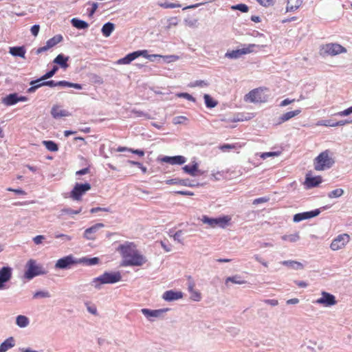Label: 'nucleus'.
Here are the masks:
<instances>
[{
    "mask_svg": "<svg viewBox=\"0 0 352 352\" xmlns=\"http://www.w3.org/2000/svg\"><path fill=\"white\" fill-rule=\"evenodd\" d=\"M117 251L122 258V267L142 266L146 262L145 256L140 253L133 242L126 241L118 246Z\"/></svg>",
    "mask_w": 352,
    "mask_h": 352,
    "instance_id": "nucleus-1",
    "label": "nucleus"
},
{
    "mask_svg": "<svg viewBox=\"0 0 352 352\" xmlns=\"http://www.w3.org/2000/svg\"><path fill=\"white\" fill-rule=\"evenodd\" d=\"M329 150H325L320 153L314 162V168L316 170L320 171L331 168L334 164V160L331 157Z\"/></svg>",
    "mask_w": 352,
    "mask_h": 352,
    "instance_id": "nucleus-2",
    "label": "nucleus"
},
{
    "mask_svg": "<svg viewBox=\"0 0 352 352\" xmlns=\"http://www.w3.org/2000/svg\"><path fill=\"white\" fill-rule=\"evenodd\" d=\"M346 49L338 43H327L322 45L320 49V54L322 56H336L340 54L346 53Z\"/></svg>",
    "mask_w": 352,
    "mask_h": 352,
    "instance_id": "nucleus-3",
    "label": "nucleus"
},
{
    "mask_svg": "<svg viewBox=\"0 0 352 352\" xmlns=\"http://www.w3.org/2000/svg\"><path fill=\"white\" fill-rule=\"evenodd\" d=\"M122 278L119 272H105L100 276L94 279L93 283L95 287H98L100 284H111L119 282Z\"/></svg>",
    "mask_w": 352,
    "mask_h": 352,
    "instance_id": "nucleus-4",
    "label": "nucleus"
},
{
    "mask_svg": "<svg viewBox=\"0 0 352 352\" xmlns=\"http://www.w3.org/2000/svg\"><path fill=\"white\" fill-rule=\"evenodd\" d=\"M261 87L256 88L250 91L245 96V100L250 102H265L267 100V96L264 94V90Z\"/></svg>",
    "mask_w": 352,
    "mask_h": 352,
    "instance_id": "nucleus-5",
    "label": "nucleus"
},
{
    "mask_svg": "<svg viewBox=\"0 0 352 352\" xmlns=\"http://www.w3.org/2000/svg\"><path fill=\"white\" fill-rule=\"evenodd\" d=\"M201 221L204 223L208 224L211 228L220 227L224 228L229 224L231 221V217L229 216H223L213 219L204 215L202 217Z\"/></svg>",
    "mask_w": 352,
    "mask_h": 352,
    "instance_id": "nucleus-6",
    "label": "nucleus"
},
{
    "mask_svg": "<svg viewBox=\"0 0 352 352\" xmlns=\"http://www.w3.org/2000/svg\"><path fill=\"white\" fill-rule=\"evenodd\" d=\"M91 188V185L89 183L76 184L70 192V197L74 200L80 201L82 196L85 194L87 191L89 190Z\"/></svg>",
    "mask_w": 352,
    "mask_h": 352,
    "instance_id": "nucleus-7",
    "label": "nucleus"
},
{
    "mask_svg": "<svg viewBox=\"0 0 352 352\" xmlns=\"http://www.w3.org/2000/svg\"><path fill=\"white\" fill-rule=\"evenodd\" d=\"M26 267L27 270L25 272L24 276L29 280L43 273L41 267L36 265V261L33 259H30L28 261Z\"/></svg>",
    "mask_w": 352,
    "mask_h": 352,
    "instance_id": "nucleus-8",
    "label": "nucleus"
},
{
    "mask_svg": "<svg viewBox=\"0 0 352 352\" xmlns=\"http://www.w3.org/2000/svg\"><path fill=\"white\" fill-rule=\"evenodd\" d=\"M254 44H249L247 46L243 47L241 49H238L235 50L228 51L226 54V57L229 58H238L243 55L250 54L254 51V48L255 47Z\"/></svg>",
    "mask_w": 352,
    "mask_h": 352,
    "instance_id": "nucleus-9",
    "label": "nucleus"
},
{
    "mask_svg": "<svg viewBox=\"0 0 352 352\" xmlns=\"http://www.w3.org/2000/svg\"><path fill=\"white\" fill-rule=\"evenodd\" d=\"M350 236L347 234L338 235L331 243V250L336 251L343 248L349 243Z\"/></svg>",
    "mask_w": 352,
    "mask_h": 352,
    "instance_id": "nucleus-10",
    "label": "nucleus"
},
{
    "mask_svg": "<svg viewBox=\"0 0 352 352\" xmlns=\"http://www.w3.org/2000/svg\"><path fill=\"white\" fill-rule=\"evenodd\" d=\"M81 261H78L76 260L72 255H68L58 259L55 264V267L58 269H67Z\"/></svg>",
    "mask_w": 352,
    "mask_h": 352,
    "instance_id": "nucleus-11",
    "label": "nucleus"
},
{
    "mask_svg": "<svg viewBox=\"0 0 352 352\" xmlns=\"http://www.w3.org/2000/svg\"><path fill=\"white\" fill-rule=\"evenodd\" d=\"M321 294L322 297L316 300V303L322 305L324 307H330L337 303L336 298L333 295L326 292H322Z\"/></svg>",
    "mask_w": 352,
    "mask_h": 352,
    "instance_id": "nucleus-12",
    "label": "nucleus"
},
{
    "mask_svg": "<svg viewBox=\"0 0 352 352\" xmlns=\"http://www.w3.org/2000/svg\"><path fill=\"white\" fill-rule=\"evenodd\" d=\"M188 289L190 293V298L194 301H200L201 299V294L199 291L195 289V283L194 280L191 276H188Z\"/></svg>",
    "mask_w": 352,
    "mask_h": 352,
    "instance_id": "nucleus-13",
    "label": "nucleus"
},
{
    "mask_svg": "<svg viewBox=\"0 0 352 352\" xmlns=\"http://www.w3.org/2000/svg\"><path fill=\"white\" fill-rule=\"evenodd\" d=\"M51 114L55 119L71 116V113L68 111L62 109L58 105H54L52 107L51 109Z\"/></svg>",
    "mask_w": 352,
    "mask_h": 352,
    "instance_id": "nucleus-14",
    "label": "nucleus"
},
{
    "mask_svg": "<svg viewBox=\"0 0 352 352\" xmlns=\"http://www.w3.org/2000/svg\"><path fill=\"white\" fill-rule=\"evenodd\" d=\"M182 169L186 173L191 176H197L202 174L199 170V166L197 162H194L192 165H186Z\"/></svg>",
    "mask_w": 352,
    "mask_h": 352,
    "instance_id": "nucleus-15",
    "label": "nucleus"
},
{
    "mask_svg": "<svg viewBox=\"0 0 352 352\" xmlns=\"http://www.w3.org/2000/svg\"><path fill=\"white\" fill-rule=\"evenodd\" d=\"M162 162L168 163L170 164H183L186 162V158L182 155H177L173 157L166 156L162 158Z\"/></svg>",
    "mask_w": 352,
    "mask_h": 352,
    "instance_id": "nucleus-16",
    "label": "nucleus"
},
{
    "mask_svg": "<svg viewBox=\"0 0 352 352\" xmlns=\"http://www.w3.org/2000/svg\"><path fill=\"white\" fill-rule=\"evenodd\" d=\"M183 297L182 292L173 290L166 291L163 294V298L166 301H173Z\"/></svg>",
    "mask_w": 352,
    "mask_h": 352,
    "instance_id": "nucleus-17",
    "label": "nucleus"
},
{
    "mask_svg": "<svg viewBox=\"0 0 352 352\" xmlns=\"http://www.w3.org/2000/svg\"><path fill=\"white\" fill-rule=\"evenodd\" d=\"M300 113H301V110L300 109H296L294 111L286 112L278 118V124H280L285 122H287L289 120L293 118L294 117L299 115Z\"/></svg>",
    "mask_w": 352,
    "mask_h": 352,
    "instance_id": "nucleus-18",
    "label": "nucleus"
},
{
    "mask_svg": "<svg viewBox=\"0 0 352 352\" xmlns=\"http://www.w3.org/2000/svg\"><path fill=\"white\" fill-rule=\"evenodd\" d=\"M245 144H241L239 142H236L234 144H221L219 146V150L222 152H230L231 150L238 151L241 149Z\"/></svg>",
    "mask_w": 352,
    "mask_h": 352,
    "instance_id": "nucleus-19",
    "label": "nucleus"
},
{
    "mask_svg": "<svg viewBox=\"0 0 352 352\" xmlns=\"http://www.w3.org/2000/svg\"><path fill=\"white\" fill-rule=\"evenodd\" d=\"M166 183L167 184L170 185H179V186H190L192 187L194 186L193 184H190V180L188 179H179V178H175L172 179H168L166 181Z\"/></svg>",
    "mask_w": 352,
    "mask_h": 352,
    "instance_id": "nucleus-20",
    "label": "nucleus"
},
{
    "mask_svg": "<svg viewBox=\"0 0 352 352\" xmlns=\"http://www.w3.org/2000/svg\"><path fill=\"white\" fill-rule=\"evenodd\" d=\"M166 311H167V309H155V310H151V309H142L141 310L142 313L146 317V318H150V317H154V318H157V317H160V315L165 312Z\"/></svg>",
    "mask_w": 352,
    "mask_h": 352,
    "instance_id": "nucleus-21",
    "label": "nucleus"
},
{
    "mask_svg": "<svg viewBox=\"0 0 352 352\" xmlns=\"http://www.w3.org/2000/svg\"><path fill=\"white\" fill-rule=\"evenodd\" d=\"M322 177L320 176L316 177H307L305 179V185L307 188H313L318 186L322 183Z\"/></svg>",
    "mask_w": 352,
    "mask_h": 352,
    "instance_id": "nucleus-22",
    "label": "nucleus"
},
{
    "mask_svg": "<svg viewBox=\"0 0 352 352\" xmlns=\"http://www.w3.org/2000/svg\"><path fill=\"white\" fill-rule=\"evenodd\" d=\"M69 60V56H65L63 54H58L54 59V63L60 65V67L64 69H66L69 65L67 61Z\"/></svg>",
    "mask_w": 352,
    "mask_h": 352,
    "instance_id": "nucleus-23",
    "label": "nucleus"
},
{
    "mask_svg": "<svg viewBox=\"0 0 352 352\" xmlns=\"http://www.w3.org/2000/svg\"><path fill=\"white\" fill-rule=\"evenodd\" d=\"M9 52L13 56H19L25 58L26 50L24 46L11 47L9 49Z\"/></svg>",
    "mask_w": 352,
    "mask_h": 352,
    "instance_id": "nucleus-24",
    "label": "nucleus"
},
{
    "mask_svg": "<svg viewBox=\"0 0 352 352\" xmlns=\"http://www.w3.org/2000/svg\"><path fill=\"white\" fill-rule=\"evenodd\" d=\"M104 226L102 223H98L95 224L94 226L87 228L85 230L84 236L86 239L89 240H93L95 238L92 236H89V234L95 233L99 228H103Z\"/></svg>",
    "mask_w": 352,
    "mask_h": 352,
    "instance_id": "nucleus-25",
    "label": "nucleus"
},
{
    "mask_svg": "<svg viewBox=\"0 0 352 352\" xmlns=\"http://www.w3.org/2000/svg\"><path fill=\"white\" fill-rule=\"evenodd\" d=\"M12 276L11 268L9 267H3L0 269V279L3 282H8Z\"/></svg>",
    "mask_w": 352,
    "mask_h": 352,
    "instance_id": "nucleus-26",
    "label": "nucleus"
},
{
    "mask_svg": "<svg viewBox=\"0 0 352 352\" xmlns=\"http://www.w3.org/2000/svg\"><path fill=\"white\" fill-rule=\"evenodd\" d=\"M137 53L138 52H133L132 53L127 54L125 57L119 59L118 60V63L122 65L129 64L131 61L139 57V54H138Z\"/></svg>",
    "mask_w": 352,
    "mask_h": 352,
    "instance_id": "nucleus-27",
    "label": "nucleus"
},
{
    "mask_svg": "<svg viewBox=\"0 0 352 352\" xmlns=\"http://www.w3.org/2000/svg\"><path fill=\"white\" fill-rule=\"evenodd\" d=\"M137 53L138 52H133L132 53L127 54L125 57L119 59L118 60V63L122 65L129 64L131 61L139 57V54H138Z\"/></svg>",
    "mask_w": 352,
    "mask_h": 352,
    "instance_id": "nucleus-28",
    "label": "nucleus"
},
{
    "mask_svg": "<svg viewBox=\"0 0 352 352\" xmlns=\"http://www.w3.org/2000/svg\"><path fill=\"white\" fill-rule=\"evenodd\" d=\"M14 346V340L12 337L7 338L0 345V352H6Z\"/></svg>",
    "mask_w": 352,
    "mask_h": 352,
    "instance_id": "nucleus-29",
    "label": "nucleus"
},
{
    "mask_svg": "<svg viewBox=\"0 0 352 352\" xmlns=\"http://www.w3.org/2000/svg\"><path fill=\"white\" fill-rule=\"evenodd\" d=\"M302 0H287V11H294L302 5Z\"/></svg>",
    "mask_w": 352,
    "mask_h": 352,
    "instance_id": "nucleus-30",
    "label": "nucleus"
},
{
    "mask_svg": "<svg viewBox=\"0 0 352 352\" xmlns=\"http://www.w3.org/2000/svg\"><path fill=\"white\" fill-rule=\"evenodd\" d=\"M115 29V25L111 22L105 23L102 28V33L105 37H109Z\"/></svg>",
    "mask_w": 352,
    "mask_h": 352,
    "instance_id": "nucleus-31",
    "label": "nucleus"
},
{
    "mask_svg": "<svg viewBox=\"0 0 352 352\" xmlns=\"http://www.w3.org/2000/svg\"><path fill=\"white\" fill-rule=\"evenodd\" d=\"M3 102L8 106L13 105L18 102V96L16 94H11L3 99Z\"/></svg>",
    "mask_w": 352,
    "mask_h": 352,
    "instance_id": "nucleus-32",
    "label": "nucleus"
},
{
    "mask_svg": "<svg viewBox=\"0 0 352 352\" xmlns=\"http://www.w3.org/2000/svg\"><path fill=\"white\" fill-rule=\"evenodd\" d=\"M71 23L74 27L79 30L86 29L89 26L88 23L86 21L80 20L76 18L72 19L71 20Z\"/></svg>",
    "mask_w": 352,
    "mask_h": 352,
    "instance_id": "nucleus-33",
    "label": "nucleus"
},
{
    "mask_svg": "<svg viewBox=\"0 0 352 352\" xmlns=\"http://www.w3.org/2000/svg\"><path fill=\"white\" fill-rule=\"evenodd\" d=\"M63 38L60 34H56L52 38H50L47 41V47H50L51 48L60 43L63 41Z\"/></svg>",
    "mask_w": 352,
    "mask_h": 352,
    "instance_id": "nucleus-34",
    "label": "nucleus"
},
{
    "mask_svg": "<svg viewBox=\"0 0 352 352\" xmlns=\"http://www.w3.org/2000/svg\"><path fill=\"white\" fill-rule=\"evenodd\" d=\"M43 144L50 151L55 152L58 150V144L56 143H55L54 141L44 140V141H43Z\"/></svg>",
    "mask_w": 352,
    "mask_h": 352,
    "instance_id": "nucleus-35",
    "label": "nucleus"
},
{
    "mask_svg": "<svg viewBox=\"0 0 352 352\" xmlns=\"http://www.w3.org/2000/svg\"><path fill=\"white\" fill-rule=\"evenodd\" d=\"M58 86L73 87L77 89H82V85L78 83H73L66 80H60L57 82Z\"/></svg>",
    "mask_w": 352,
    "mask_h": 352,
    "instance_id": "nucleus-36",
    "label": "nucleus"
},
{
    "mask_svg": "<svg viewBox=\"0 0 352 352\" xmlns=\"http://www.w3.org/2000/svg\"><path fill=\"white\" fill-rule=\"evenodd\" d=\"M228 282H231L232 283L242 285L245 284V280H243L240 276L236 275L234 276L228 277L226 279V284H228Z\"/></svg>",
    "mask_w": 352,
    "mask_h": 352,
    "instance_id": "nucleus-37",
    "label": "nucleus"
},
{
    "mask_svg": "<svg viewBox=\"0 0 352 352\" xmlns=\"http://www.w3.org/2000/svg\"><path fill=\"white\" fill-rule=\"evenodd\" d=\"M282 264L293 269H302L303 267L300 263L294 261H284Z\"/></svg>",
    "mask_w": 352,
    "mask_h": 352,
    "instance_id": "nucleus-38",
    "label": "nucleus"
},
{
    "mask_svg": "<svg viewBox=\"0 0 352 352\" xmlns=\"http://www.w3.org/2000/svg\"><path fill=\"white\" fill-rule=\"evenodd\" d=\"M204 98L207 107L213 108L217 106V102L208 94H205Z\"/></svg>",
    "mask_w": 352,
    "mask_h": 352,
    "instance_id": "nucleus-39",
    "label": "nucleus"
},
{
    "mask_svg": "<svg viewBox=\"0 0 352 352\" xmlns=\"http://www.w3.org/2000/svg\"><path fill=\"white\" fill-rule=\"evenodd\" d=\"M16 324L20 327H25L29 323L28 318L25 316L20 315L16 318Z\"/></svg>",
    "mask_w": 352,
    "mask_h": 352,
    "instance_id": "nucleus-40",
    "label": "nucleus"
},
{
    "mask_svg": "<svg viewBox=\"0 0 352 352\" xmlns=\"http://www.w3.org/2000/svg\"><path fill=\"white\" fill-rule=\"evenodd\" d=\"M159 6L168 9V8H180L182 6L179 3H168V2H164V3H159Z\"/></svg>",
    "mask_w": 352,
    "mask_h": 352,
    "instance_id": "nucleus-41",
    "label": "nucleus"
},
{
    "mask_svg": "<svg viewBox=\"0 0 352 352\" xmlns=\"http://www.w3.org/2000/svg\"><path fill=\"white\" fill-rule=\"evenodd\" d=\"M231 9L233 10H237L242 12H248L249 10L248 6L244 3H240L235 6H232L231 7Z\"/></svg>",
    "mask_w": 352,
    "mask_h": 352,
    "instance_id": "nucleus-42",
    "label": "nucleus"
},
{
    "mask_svg": "<svg viewBox=\"0 0 352 352\" xmlns=\"http://www.w3.org/2000/svg\"><path fill=\"white\" fill-rule=\"evenodd\" d=\"M344 193V190L342 188H336L331 191L329 194V198H337L341 197Z\"/></svg>",
    "mask_w": 352,
    "mask_h": 352,
    "instance_id": "nucleus-43",
    "label": "nucleus"
},
{
    "mask_svg": "<svg viewBox=\"0 0 352 352\" xmlns=\"http://www.w3.org/2000/svg\"><path fill=\"white\" fill-rule=\"evenodd\" d=\"M307 214H308V212H307L296 214L294 216L293 220L295 222H299V221H301L302 220L307 219H308Z\"/></svg>",
    "mask_w": 352,
    "mask_h": 352,
    "instance_id": "nucleus-44",
    "label": "nucleus"
},
{
    "mask_svg": "<svg viewBox=\"0 0 352 352\" xmlns=\"http://www.w3.org/2000/svg\"><path fill=\"white\" fill-rule=\"evenodd\" d=\"M58 69V68L57 66H54V67L52 68V70L47 72L45 74H44L41 77V80H46V79H48V78L52 77L56 74V72H57Z\"/></svg>",
    "mask_w": 352,
    "mask_h": 352,
    "instance_id": "nucleus-45",
    "label": "nucleus"
},
{
    "mask_svg": "<svg viewBox=\"0 0 352 352\" xmlns=\"http://www.w3.org/2000/svg\"><path fill=\"white\" fill-rule=\"evenodd\" d=\"M208 85V83L204 80H196L195 82H190L189 86L190 87H204Z\"/></svg>",
    "mask_w": 352,
    "mask_h": 352,
    "instance_id": "nucleus-46",
    "label": "nucleus"
},
{
    "mask_svg": "<svg viewBox=\"0 0 352 352\" xmlns=\"http://www.w3.org/2000/svg\"><path fill=\"white\" fill-rule=\"evenodd\" d=\"M316 125L333 127V122L330 120H319L316 122Z\"/></svg>",
    "mask_w": 352,
    "mask_h": 352,
    "instance_id": "nucleus-47",
    "label": "nucleus"
},
{
    "mask_svg": "<svg viewBox=\"0 0 352 352\" xmlns=\"http://www.w3.org/2000/svg\"><path fill=\"white\" fill-rule=\"evenodd\" d=\"M137 52H138L137 54H139V56H142L143 57L147 58H151V57H161L160 55H157V54L148 55L147 50H140V51H137Z\"/></svg>",
    "mask_w": 352,
    "mask_h": 352,
    "instance_id": "nucleus-48",
    "label": "nucleus"
},
{
    "mask_svg": "<svg viewBox=\"0 0 352 352\" xmlns=\"http://www.w3.org/2000/svg\"><path fill=\"white\" fill-rule=\"evenodd\" d=\"M91 79L95 84L101 85L104 82L102 78L97 74H92Z\"/></svg>",
    "mask_w": 352,
    "mask_h": 352,
    "instance_id": "nucleus-49",
    "label": "nucleus"
},
{
    "mask_svg": "<svg viewBox=\"0 0 352 352\" xmlns=\"http://www.w3.org/2000/svg\"><path fill=\"white\" fill-rule=\"evenodd\" d=\"M83 261L88 265H94L99 263V258L94 257L91 258L83 259Z\"/></svg>",
    "mask_w": 352,
    "mask_h": 352,
    "instance_id": "nucleus-50",
    "label": "nucleus"
},
{
    "mask_svg": "<svg viewBox=\"0 0 352 352\" xmlns=\"http://www.w3.org/2000/svg\"><path fill=\"white\" fill-rule=\"evenodd\" d=\"M177 96L179 98H186L188 100L195 102V99L189 94L188 93H179L177 94Z\"/></svg>",
    "mask_w": 352,
    "mask_h": 352,
    "instance_id": "nucleus-51",
    "label": "nucleus"
},
{
    "mask_svg": "<svg viewBox=\"0 0 352 352\" xmlns=\"http://www.w3.org/2000/svg\"><path fill=\"white\" fill-rule=\"evenodd\" d=\"M81 212V208L77 210H74L70 208H65L62 210L63 213L69 214H78Z\"/></svg>",
    "mask_w": 352,
    "mask_h": 352,
    "instance_id": "nucleus-52",
    "label": "nucleus"
},
{
    "mask_svg": "<svg viewBox=\"0 0 352 352\" xmlns=\"http://www.w3.org/2000/svg\"><path fill=\"white\" fill-rule=\"evenodd\" d=\"M187 120V118L185 116H177L173 119V123L175 124L184 123Z\"/></svg>",
    "mask_w": 352,
    "mask_h": 352,
    "instance_id": "nucleus-53",
    "label": "nucleus"
},
{
    "mask_svg": "<svg viewBox=\"0 0 352 352\" xmlns=\"http://www.w3.org/2000/svg\"><path fill=\"white\" fill-rule=\"evenodd\" d=\"M50 296V295L49 292H37L34 295V298H38V297L48 298Z\"/></svg>",
    "mask_w": 352,
    "mask_h": 352,
    "instance_id": "nucleus-54",
    "label": "nucleus"
},
{
    "mask_svg": "<svg viewBox=\"0 0 352 352\" xmlns=\"http://www.w3.org/2000/svg\"><path fill=\"white\" fill-rule=\"evenodd\" d=\"M99 211L111 212V210L109 208H100V207L93 208L90 210V212L91 213H95V212H97Z\"/></svg>",
    "mask_w": 352,
    "mask_h": 352,
    "instance_id": "nucleus-55",
    "label": "nucleus"
},
{
    "mask_svg": "<svg viewBox=\"0 0 352 352\" xmlns=\"http://www.w3.org/2000/svg\"><path fill=\"white\" fill-rule=\"evenodd\" d=\"M42 80H41V78L40 79H38V80H32V81H31L30 85H35V87H37V89H38V88L42 87V86H45L44 81L41 82V81H42Z\"/></svg>",
    "mask_w": 352,
    "mask_h": 352,
    "instance_id": "nucleus-56",
    "label": "nucleus"
},
{
    "mask_svg": "<svg viewBox=\"0 0 352 352\" xmlns=\"http://www.w3.org/2000/svg\"><path fill=\"white\" fill-rule=\"evenodd\" d=\"M351 113H352V106L344 111L338 112V115L340 116H346Z\"/></svg>",
    "mask_w": 352,
    "mask_h": 352,
    "instance_id": "nucleus-57",
    "label": "nucleus"
},
{
    "mask_svg": "<svg viewBox=\"0 0 352 352\" xmlns=\"http://www.w3.org/2000/svg\"><path fill=\"white\" fill-rule=\"evenodd\" d=\"M169 24L167 26V28L169 29L171 26H176L178 24V20L176 17H172L168 19Z\"/></svg>",
    "mask_w": 352,
    "mask_h": 352,
    "instance_id": "nucleus-58",
    "label": "nucleus"
},
{
    "mask_svg": "<svg viewBox=\"0 0 352 352\" xmlns=\"http://www.w3.org/2000/svg\"><path fill=\"white\" fill-rule=\"evenodd\" d=\"M177 195H186V196H192L194 193L189 190H178L175 192Z\"/></svg>",
    "mask_w": 352,
    "mask_h": 352,
    "instance_id": "nucleus-59",
    "label": "nucleus"
},
{
    "mask_svg": "<svg viewBox=\"0 0 352 352\" xmlns=\"http://www.w3.org/2000/svg\"><path fill=\"white\" fill-rule=\"evenodd\" d=\"M182 230H178L177 232H176L175 233V234L173 236V237L175 241H177L178 242L182 243V241L180 239L181 236H182Z\"/></svg>",
    "mask_w": 352,
    "mask_h": 352,
    "instance_id": "nucleus-60",
    "label": "nucleus"
},
{
    "mask_svg": "<svg viewBox=\"0 0 352 352\" xmlns=\"http://www.w3.org/2000/svg\"><path fill=\"white\" fill-rule=\"evenodd\" d=\"M39 30H40V26L38 25H34L31 28L30 30H31V33L32 34V35H34V36H36L38 34Z\"/></svg>",
    "mask_w": 352,
    "mask_h": 352,
    "instance_id": "nucleus-61",
    "label": "nucleus"
},
{
    "mask_svg": "<svg viewBox=\"0 0 352 352\" xmlns=\"http://www.w3.org/2000/svg\"><path fill=\"white\" fill-rule=\"evenodd\" d=\"M261 5L268 7L273 3V0H256Z\"/></svg>",
    "mask_w": 352,
    "mask_h": 352,
    "instance_id": "nucleus-62",
    "label": "nucleus"
},
{
    "mask_svg": "<svg viewBox=\"0 0 352 352\" xmlns=\"http://www.w3.org/2000/svg\"><path fill=\"white\" fill-rule=\"evenodd\" d=\"M7 190L8 191H10V192H14L18 195H26V192L21 190V189H14V188H7Z\"/></svg>",
    "mask_w": 352,
    "mask_h": 352,
    "instance_id": "nucleus-63",
    "label": "nucleus"
},
{
    "mask_svg": "<svg viewBox=\"0 0 352 352\" xmlns=\"http://www.w3.org/2000/svg\"><path fill=\"white\" fill-rule=\"evenodd\" d=\"M268 200H269V199L265 198V197L257 198L253 201V204H261V203H265V202H267Z\"/></svg>",
    "mask_w": 352,
    "mask_h": 352,
    "instance_id": "nucleus-64",
    "label": "nucleus"
}]
</instances>
